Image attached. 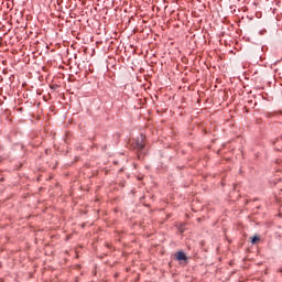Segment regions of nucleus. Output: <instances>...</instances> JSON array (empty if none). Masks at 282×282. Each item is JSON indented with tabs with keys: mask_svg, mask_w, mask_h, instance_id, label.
I'll return each mask as SVG.
<instances>
[{
	"mask_svg": "<svg viewBox=\"0 0 282 282\" xmlns=\"http://www.w3.org/2000/svg\"><path fill=\"white\" fill-rule=\"evenodd\" d=\"M261 238H259V236H253L251 239V243L254 246V243H257V241H260Z\"/></svg>",
	"mask_w": 282,
	"mask_h": 282,
	"instance_id": "7ed1b4c3",
	"label": "nucleus"
},
{
	"mask_svg": "<svg viewBox=\"0 0 282 282\" xmlns=\"http://www.w3.org/2000/svg\"><path fill=\"white\" fill-rule=\"evenodd\" d=\"M132 151H135L138 160L144 155L147 149V135L140 134L137 140L131 144Z\"/></svg>",
	"mask_w": 282,
	"mask_h": 282,
	"instance_id": "f257e3e1",
	"label": "nucleus"
},
{
	"mask_svg": "<svg viewBox=\"0 0 282 282\" xmlns=\"http://www.w3.org/2000/svg\"><path fill=\"white\" fill-rule=\"evenodd\" d=\"M176 259L177 261H187V257H186V253H184V251H178L176 253Z\"/></svg>",
	"mask_w": 282,
	"mask_h": 282,
	"instance_id": "f03ea898",
	"label": "nucleus"
}]
</instances>
